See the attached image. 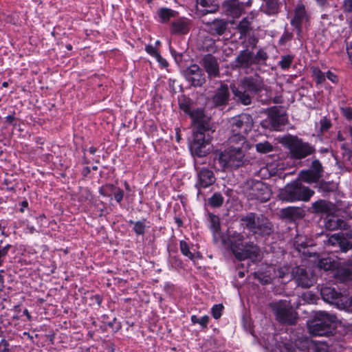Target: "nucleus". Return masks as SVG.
<instances>
[{
    "mask_svg": "<svg viewBox=\"0 0 352 352\" xmlns=\"http://www.w3.org/2000/svg\"><path fill=\"white\" fill-rule=\"evenodd\" d=\"M189 116L194 124H197V130L193 133V139L190 143V149L195 155L205 156L210 150L208 140H206L204 131L208 130V118L205 116L201 109H193Z\"/></svg>",
    "mask_w": 352,
    "mask_h": 352,
    "instance_id": "obj_1",
    "label": "nucleus"
},
{
    "mask_svg": "<svg viewBox=\"0 0 352 352\" xmlns=\"http://www.w3.org/2000/svg\"><path fill=\"white\" fill-rule=\"evenodd\" d=\"M223 243L230 246L235 257L239 260L250 258L252 261L260 259V250L252 243L244 241L241 234L228 230L227 237L222 238Z\"/></svg>",
    "mask_w": 352,
    "mask_h": 352,
    "instance_id": "obj_2",
    "label": "nucleus"
},
{
    "mask_svg": "<svg viewBox=\"0 0 352 352\" xmlns=\"http://www.w3.org/2000/svg\"><path fill=\"white\" fill-rule=\"evenodd\" d=\"M235 99L244 105L250 104L252 98L265 89L263 80L258 75L245 77L241 81L239 88L235 85L231 87Z\"/></svg>",
    "mask_w": 352,
    "mask_h": 352,
    "instance_id": "obj_3",
    "label": "nucleus"
},
{
    "mask_svg": "<svg viewBox=\"0 0 352 352\" xmlns=\"http://www.w3.org/2000/svg\"><path fill=\"white\" fill-rule=\"evenodd\" d=\"M337 317L324 311L316 313L314 318L308 322L309 332L316 336H328L332 334Z\"/></svg>",
    "mask_w": 352,
    "mask_h": 352,
    "instance_id": "obj_4",
    "label": "nucleus"
},
{
    "mask_svg": "<svg viewBox=\"0 0 352 352\" xmlns=\"http://www.w3.org/2000/svg\"><path fill=\"white\" fill-rule=\"evenodd\" d=\"M253 127V120L248 114H241L230 120L231 135L229 137L230 144L245 145V136Z\"/></svg>",
    "mask_w": 352,
    "mask_h": 352,
    "instance_id": "obj_5",
    "label": "nucleus"
},
{
    "mask_svg": "<svg viewBox=\"0 0 352 352\" xmlns=\"http://www.w3.org/2000/svg\"><path fill=\"white\" fill-rule=\"evenodd\" d=\"M241 145L236 146L232 145L225 151L221 153L214 159L215 166L218 163L219 165V168L222 170L241 166L243 164L245 151L247 148V145Z\"/></svg>",
    "mask_w": 352,
    "mask_h": 352,
    "instance_id": "obj_6",
    "label": "nucleus"
},
{
    "mask_svg": "<svg viewBox=\"0 0 352 352\" xmlns=\"http://www.w3.org/2000/svg\"><path fill=\"white\" fill-rule=\"evenodd\" d=\"M314 195L313 190L302 185L299 181H294L280 190L279 197L287 202L308 201Z\"/></svg>",
    "mask_w": 352,
    "mask_h": 352,
    "instance_id": "obj_7",
    "label": "nucleus"
},
{
    "mask_svg": "<svg viewBox=\"0 0 352 352\" xmlns=\"http://www.w3.org/2000/svg\"><path fill=\"white\" fill-rule=\"evenodd\" d=\"M270 307L276 317V320L281 323L294 324L296 319V314L294 311L289 302L280 300L272 302Z\"/></svg>",
    "mask_w": 352,
    "mask_h": 352,
    "instance_id": "obj_8",
    "label": "nucleus"
},
{
    "mask_svg": "<svg viewBox=\"0 0 352 352\" xmlns=\"http://www.w3.org/2000/svg\"><path fill=\"white\" fill-rule=\"evenodd\" d=\"M243 221L245 226L255 234L268 235L272 232L270 222L263 216L256 217L254 214H250Z\"/></svg>",
    "mask_w": 352,
    "mask_h": 352,
    "instance_id": "obj_9",
    "label": "nucleus"
},
{
    "mask_svg": "<svg viewBox=\"0 0 352 352\" xmlns=\"http://www.w3.org/2000/svg\"><path fill=\"white\" fill-rule=\"evenodd\" d=\"M284 142L294 158L302 159L309 155L313 152L311 146L296 137H286L284 139Z\"/></svg>",
    "mask_w": 352,
    "mask_h": 352,
    "instance_id": "obj_10",
    "label": "nucleus"
},
{
    "mask_svg": "<svg viewBox=\"0 0 352 352\" xmlns=\"http://www.w3.org/2000/svg\"><path fill=\"white\" fill-rule=\"evenodd\" d=\"M322 299L328 303L334 305L340 309H347V301L346 297L336 291L334 288L325 287L321 289Z\"/></svg>",
    "mask_w": 352,
    "mask_h": 352,
    "instance_id": "obj_11",
    "label": "nucleus"
},
{
    "mask_svg": "<svg viewBox=\"0 0 352 352\" xmlns=\"http://www.w3.org/2000/svg\"><path fill=\"white\" fill-rule=\"evenodd\" d=\"M271 195V190L265 184L260 181L252 183L250 192L251 198H254L261 202H265L270 199Z\"/></svg>",
    "mask_w": 352,
    "mask_h": 352,
    "instance_id": "obj_12",
    "label": "nucleus"
},
{
    "mask_svg": "<svg viewBox=\"0 0 352 352\" xmlns=\"http://www.w3.org/2000/svg\"><path fill=\"white\" fill-rule=\"evenodd\" d=\"M309 19L310 16L306 10L305 6L302 3H298L294 10L292 24L300 30L302 26H307L309 24Z\"/></svg>",
    "mask_w": 352,
    "mask_h": 352,
    "instance_id": "obj_13",
    "label": "nucleus"
},
{
    "mask_svg": "<svg viewBox=\"0 0 352 352\" xmlns=\"http://www.w3.org/2000/svg\"><path fill=\"white\" fill-rule=\"evenodd\" d=\"M292 274L298 285L303 287H311L315 281L312 274L307 272L302 267H295L292 271Z\"/></svg>",
    "mask_w": 352,
    "mask_h": 352,
    "instance_id": "obj_14",
    "label": "nucleus"
},
{
    "mask_svg": "<svg viewBox=\"0 0 352 352\" xmlns=\"http://www.w3.org/2000/svg\"><path fill=\"white\" fill-rule=\"evenodd\" d=\"M269 118L272 128L276 131H280L281 127L284 126L287 121L286 115L277 109H274L270 111Z\"/></svg>",
    "mask_w": 352,
    "mask_h": 352,
    "instance_id": "obj_15",
    "label": "nucleus"
},
{
    "mask_svg": "<svg viewBox=\"0 0 352 352\" xmlns=\"http://www.w3.org/2000/svg\"><path fill=\"white\" fill-rule=\"evenodd\" d=\"M311 210L315 213L330 215L334 210V205L328 201L320 199L312 204Z\"/></svg>",
    "mask_w": 352,
    "mask_h": 352,
    "instance_id": "obj_16",
    "label": "nucleus"
},
{
    "mask_svg": "<svg viewBox=\"0 0 352 352\" xmlns=\"http://www.w3.org/2000/svg\"><path fill=\"white\" fill-rule=\"evenodd\" d=\"M203 65L210 76L216 77L219 75V65L214 56L211 55L206 56L203 59Z\"/></svg>",
    "mask_w": 352,
    "mask_h": 352,
    "instance_id": "obj_17",
    "label": "nucleus"
},
{
    "mask_svg": "<svg viewBox=\"0 0 352 352\" xmlns=\"http://www.w3.org/2000/svg\"><path fill=\"white\" fill-rule=\"evenodd\" d=\"M236 63L237 67L247 68L255 63V58L251 52L245 50L237 56Z\"/></svg>",
    "mask_w": 352,
    "mask_h": 352,
    "instance_id": "obj_18",
    "label": "nucleus"
},
{
    "mask_svg": "<svg viewBox=\"0 0 352 352\" xmlns=\"http://www.w3.org/2000/svg\"><path fill=\"white\" fill-rule=\"evenodd\" d=\"M229 97L228 87L221 85L216 91L212 100L215 106L224 105L227 103Z\"/></svg>",
    "mask_w": 352,
    "mask_h": 352,
    "instance_id": "obj_19",
    "label": "nucleus"
},
{
    "mask_svg": "<svg viewBox=\"0 0 352 352\" xmlns=\"http://www.w3.org/2000/svg\"><path fill=\"white\" fill-rule=\"evenodd\" d=\"M215 181L214 174L208 169L203 168L198 174V184L203 188H207Z\"/></svg>",
    "mask_w": 352,
    "mask_h": 352,
    "instance_id": "obj_20",
    "label": "nucleus"
},
{
    "mask_svg": "<svg viewBox=\"0 0 352 352\" xmlns=\"http://www.w3.org/2000/svg\"><path fill=\"white\" fill-rule=\"evenodd\" d=\"M181 252L185 256H187L189 259L194 261L195 259L199 258L201 254L199 252L196 251L194 246H190L186 241H181L180 244Z\"/></svg>",
    "mask_w": 352,
    "mask_h": 352,
    "instance_id": "obj_21",
    "label": "nucleus"
},
{
    "mask_svg": "<svg viewBox=\"0 0 352 352\" xmlns=\"http://www.w3.org/2000/svg\"><path fill=\"white\" fill-rule=\"evenodd\" d=\"M346 226V224L344 220L335 216H331V214L328 215L325 221V228L329 230L345 229Z\"/></svg>",
    "mask_w": 352,
    "mask_h": 352,
    "instance_id": "obj_22",
    "label": "nucleus"
},
{
    "mask_svg": "<svg viewBox=\"0 0 352 352\" xmlns=\"http://www.w3.org/2000/svg\"><path fill=\"white\" fill-rule=\"evenodd\" d=\"M336 276L341 281L352 280V261L346 264L344 267L338 268Z\"/></svg>",
    "mask_w": 352,
    "mask_h": 352,
    "instance_id": "obj_23",
    "label": "nucleus"
},
{
    "mask_svg": "<svg viewBox=\"0 0 352 352\" xmlns=\"http://www.w3.org/2000/svg\"><path fill=\"white\" fill-rule=\"evenodd\" d=\"M299 177L300 180L311 184L317 182L321 177L319 173H316L309 169L301 171L299 174Z\"/></svg>",
    "mask_w": 352,
    "mask_h": 352,
    "instance_id": "obj_24",
    "label": "nucleus"
},
{
    "mask_svg": "<svg viewBox=\"0 0 352 352\" xmlns=\"http://www.w3.org/2000/svg\"><path fill=\"white\" fill-rule=\"evenodd\" d=\"M188 31V22L186 19H179L172 24V32L174 33L186 34Z\"/></svg>",
    "mask_w": 352,
    "mask_h": 352,
    "instance_id": "obj_25",
    "label": "nucleus"
},
{
    "mask_svg": "<svg viewBox=\"0 0 352 352\" xmlns=\"http://www.w3.org/2000/svg\"><path fill=\"white\" fill-rule=\"evenodd\" d=\"M309 347L314 352H329V351L328 344L322 341H311Z\"/></svg>",
    "mask_w": 352,
    "mask_h": 352,
    "instance_id": "obj_26",
    "label": "nucleus"
},
{
    "mask_svg": "<svg viewBox=\"0 0 352 352\" xmlns=\"http://www.w3.org/2000/svg\"><path fill=\"white\" fill-rule=\"evenodd\" d=\"M197 4L204 8L202 11L206 13L214 12L218 8L213 0H197Z\"/></svg>",
    "mask_w": 352,
    "mask_h": 352,
    "instance_id": "obj_27",
    "label": "nucleus"
},
{
    "mask_svg": "<svg viewBox=\"0 0 352 352\" xmlns=\"http://www.w3.org/2000/svg\"><path fill=\"white\" fill-rule=\"evenodd\" d=\"M336 266V262L329 257L320 259L318 263V267L324 270H331Z\"/></svg>",
    "mask_w": 352,
    "mask_h": 352,
    "instance_id": "obj_28",
    "label": "nucleus"
},
{
    "mask_svg": "<svg viewBox=\"0 0 352 352\" xmlns=\"http://www.w3.org/2000/svg\"><path fill=\"white\" fill-rule=\"evenodd\" d=\"M209 222H210V228L211 230L213 232L214 234V237L218 234V232L220 229V222L219 217L210 214H209Z\"/></svg>",
    "mask_w": 352,
    "mask_h": 352,
    "instance_id": "obj_29",
    "label": "nucleus"
},
{
    "mask_svg": "<svg viewBox=\"0 0 352 352\" xmlns=\"http://www.w3.org/2000/svg\"><path fill=\"white\" fill-rule=\"evenodd\" d=\"M265 6L268 14L277 12L278 8V0H264Z\"/></svg>",
    "mask_w": 352,
    "mask_h": 352,
    "instance_id": "obj_30",
    "label": "nucleus"
},
{
    "mask_svg": "<svg viewBox=\"0 0 352 352\" xmlns=\"http://www.w3.org/2000/svg\"><path fill=\"white\" fill-rule=\"evenodd\" d=\"M175 13V11L168 8H162L158 12L159 16L163 22H166L171 17H174Z\"/></svg>",
    "mask_w": 352,
    "mask_h": 352,
    "instance_id": "obj_31",
    "label": "nucleus"
},
{
    "mask_svg": "<svg viewBox=\"0 0 352 352\" xmlns=\"http://www.w3.org/2000/svg\"><path fill=\"white\" fill-rule=\"evenodd\" d=\"M255 147L256 150L261 153H267L273 150V146L267 141L256 144Z\"/></svg>",
    "mask_w": 352,
    "mask_h": 352,
    "instance_id": "obj_32",
    "label": "nucleus"
},
{
    "mask_svg": "<svg viewBox=\"0 0 352 352\" xmlns=\"http://www.w3.org/2000/svg\"><path fill=\"white\" fill-rule=\"evenodd\" d=\"M195 87L201 86L205 82V78L203 74L192 75L188 77Z\"/></svg>",
    "mask_w": 352,
    "mask_h": 352,
    "instance_id": "obj_33",
    "label": "nucleus"
},
{
    "mask_svg": "<svg viewBox=\"0 0 352 352\" xmlns=\"http://www.w3.org/2000/svg\"><path fill=\"white\" fill-rule=\"evenodd\" d=\"M208 321L209 317L208 316H204L200 318H197L196 316L194 315L191 316V322L193 324H199L204 328L207 327Z\"/></svg>",
    "mask_w": 352,
    "mask_h": 352,
    "instance_id": "obj_34",
    "label": "nucleus"
},
{
    "mask_svg": "<svg viewBox=\"0 0 352 352\" xmlns=\"http://www.w3.org/2000/svg\"><path fill=\"white\" fill-rule=\"evenodd\" d=\"M223 201V197L218 193H216L212 196L209 199V204L213 207H219L222 205Z\"/></svg>",
    "mask_w": 352,
    "mask_h": 352,
    "instance_id": "obj_35",
    "label": "nucleus"
},
{
    "mask_svg": "<svg viewBox=\"0 0 352 352\" xmlns=\"http://www.w3.org/2000/svg\"><path fill=\"white\" fill-rule=\"evenodd\" d=\"M116 186L112 184H107L100 188V192L104 196L111 197L113 195Z\"/></svg>",
    "mask_w": 352,
    "mask_h": 352,
    "instance_id": "obj_36",
    "label": "nucleus"
},
{
    "mask_svg": "<svg viewBox=\"0 0 352 352\" xmlns=\"http://www.w3.org/2000/svg\"><path fill=\"white\" fill-rule=\"evenodd\" d=\"M342 239V236L340 234H334L329 238L328 243L333 246L338 245L340 247L343 245Z\"/></svg>",
    "mask_w": 352,
    "mask_h": 352,
    "instance_id": "obj_37",
    "label": "nucleus"
},
{
    "mask_svg": "<svg viewBox=\"0 0 352 352\" xmlns=\"http://www.w3.org/2000/svg\"><path fill=\"white\" fill-rule=\"evenodd\" d=\"M131 223L134 224L133 230L135 231V232L137 234L140 235V234H143L144 233L145 224L143 221H136V222L131 221Z\"/></svg>",
    "mask_w": 352,
    "mask_h": 352,
    "instance_id": "obj_38",
    "label": "nucleus"
},
{
    "mask_svg": "<svg viewBox=\"0 0 352 352\" xmlns=\"http://www.w3.org/2000/svg\"><path fill=\"white\" fill-rule=\"evenodd\" d=\"M292 59H293L292 56H291L289 55L284 56L282 57L281 60H280L279 65L281 67V68L283 69H288L292 64Z\"/></svg>",
    "mask_w": 352,
    "mask_h": 352,
    "instance_id": "obj_39",
    "label": "nucleus"
},
{
    "mask_svg": "<svg viewBox=\"0 0 352 352\" xmlns=\"http://www.w3.org/2000/svg\"><path fill=\"white\" fill-rule=\"evenodd\" d=\"M313 76L318 83H321L325 80V76L323 72H322L318 68H313L312 69Z\"/></svg>",
    "mask_w": 352,
    "mask_h": 352,
    "instance_id": "obj_40",
    "label": "nucleus"
},
{
    "mask_svg": "<svg viewBox=\"0 0 352 352\" xmlns=\"http://www.w3.org/2000/svg\"><path fill=\"white\" fill-rule=\"evenodd\" d=\"M11 248L12 245L10 244H7L4 247H1L0 245V267L2 266V265L3 264L5 257L8 254Z\"/></svg>",
    "mask_w": 352,
    "mask_h": 352,
    "instance_id": "obj_41",
    "label": "nucleus"
},
{
    "mask_svg": "<svg viewBox=\"0 0 352 352\" xmlns=\"http://www.w3.org/2000/svg\"><path fill=\"white\" fill-rule=\"evenodd\" d=\"M223 306L221 304L214 305L212 307V314L215 319H219L222 314Z\"/></svg>",
    "mask_w": 352,
    "mask_h": 352,
    "instance_id": "obj_42",
    "label": "nucleus"
},
{
    "mask_svg": "<svg viewBox=\"0 0 352 352\" xmlns=\"http://www.w3.org/2000/svg\"><path fill=\"white\" fill-rule=\"evenodd\" d=\"M145 50L148 54L155 57L158 61H160V60L162 59V57L160 55V54L157 52L156 48L155 47H153V45H146L145 47Z\"/></svg>",
    "mask_w": 352,
    "mask_h": 352,
    "instance_id": "obj_43",
    "label": "nucleus"
},
{
    "mask_svg": "<svg viewBox=\"0 0 352 352\" xmlns=\"http://www.w3.org/2000/svg\"><path fill=\"white\" fill-rule=\"evenodd\" d=\"M310 170L316 173H319L320 177L322 176V167L318 160H314L312 162Z\"/></svg>",
    "mask_w": 352,
    "mask_h": 352,
    "instance_id": "obj_44",
    "label": "nucleus"
},
{
    "mask_svg": "<svg viewBox=\"0 0 352 352\" xmlns=\"http://www.w3.org/2000/svg\"><path fill=\"white\" fill-rule=\"evenodd\" d=\"M198 74H202V72L199 67L196 65H191L187 70L188 77Z\"/></svg>",
    "mask_w": 352,
    "mask_h": 352,
    "instance_id": "obj_45",
    "label": "nucleus"
},
{
    "mask_svg": "<svg viewBox=\"0 0 352 352\" xmlns=\"http://www.w3.org/2000/svg\"><path fill=\"white\" fill-rule=\"evenodd\" d=\"M113 195L118 203H120L124 197V191L116 187L114 190Z\"/></svg>",
    "mask_w": 352,
    "mask_h": 352,
    "instance_id": "obj_46",
    "label": "nucleus"
},
{
    "mask_svg": "<svg viewBox=\"0 0 352 352\" xmlns=\"http://www.w3.org/2000/svg\"><path fill=\"white\" fill-rule=\"evenodd\" d=\"M179 107L182 110L188 114H190V111H192L190 104L187 101L180 102Z\"/></svg>",
    "mask_w": 352,
    "mask_h": 352,
    "instance_id": "obj_47",
    "label": "nucleus"
},
{
    "mask_svg": "<svg viewBox=\"0 0 352 352\" xmlns=\"http://www.w3.org/2000/svg\"><path fill=\"white\" fill-rule=\"evenodd\" d=\"M343 10L345 12H352V0H344Z\"/></svg>",
    "mask_w": 352,
    "mask_h": 352,
    "instance_id": "obj_48",
    "label": "nucleus"
},
{
    "mask_svg": "<svg viewBox=\"0 0 352 352\" xmlns=\"http://www.w3.org/2000/svg\"><path fill=\"white\" fill-rule=\"evenodd\" d=\"M341 110H342V113L346 119L352 120V108L351 107L342 108Z\"/></svg>",
    "mask_w": 352,
    "mask_h": 352,
    "instance_id": "obj_49",
    "label": "nucleus"
},
{
    "mask_svg": "<svg viewBox=\"0 0 352 352\" xmlns=\"http://www.w3.org/2000/svg\"><path fill=\"white\" fill-rule=\"evenodd\" d=\"M275 273L276 276H278L279 278H284L286 274H289V268L287 267H285L278 269Z\"/></svg>",
    "mask_w": 352,
    "mask_h": 352,
    "instance_id": "obj_50",
    "label": "nucleus"
},
{
    "mask_svg": "<svg viewBox=\"0 0 352 352\" xmlns=\"http://www.w3.org/2000/svg\"><path fill=\"white\" fill-rule=\"evenodd\" d=\"M8 346L9 344L6 340H1L0 341V352H10Z\"/></svg>",
    "mask_w": 352,
    "mask_h": 352,
    "instance_id": "obj_51",
    "label": "nucleus"
},
{
    "mask_svg": "<svg viewBox=\"0 0 352 352\" xmlns=\"http://www.w3.org/2000/svg\"><path fill=\"white\" fill-rule=\"evenodd\" d=\"M342 242L343 243L342 246L340 245V248L342 249L343 252H346L352 248V244L351 242L348 241H344L343 239H342Z\"/></svg>",
    "mask_w": 352,
    "mask_h": 352,
    "instance_id": "obj_52",
    "label": "nucleus"
},
{
    "mask_svg": "<svg viewBox=\"0 0 352 352\" xmlns=\"http://www.w3.org/2000/svg\"><path fill=\"white\" fill-rule=\"evenodd\" d=\"M315 1L319 7L323 9L329 7V0H315Z\"/></svg>",
    "mask_w": 352,
    "mask_h": 352,
    "instance_id": "obj_53",
    "label": "nucleus"
},
{
    "mask_svg": "<svg viewBox=\"0 0 352 352\" xmlns=\"http://www.w3.org/2000/svg\"><path fill=\"white\" fill-rule=\"evenodd\" d=\"M331 126V123L329 120L326 119H323L321 120V129L322 131H326Z\"/></svg>",
    "mask_w": 352,
    "mask_h": 352,
    "instance_id": "obj_54",
    "label": "nucleus"
},
{
    "mask_svg": "<svg viewBox=\"0 0 352 352\" xmlns=\"http://www.w3.org/2000/svg\"><path fill=\"white\" fill-rule=\"evenodd\" d=\"M239 28L243 31L245 32L249 28V23L248 21H243L239 24Z\"/></svg>",
    "mask_w": 352,
    "mask_h": 352,
    "instance_id": "obj_55",
    "label": "nucleus"
},
{
    "mask_svg": "<svg viewBox=\"0 0 352 352\" xmlns=\"http://www.w3.org/2000/svg\"><path fill=\"white\" fill-rule=\"evenodd\" d=\"M346 50H347V54H348V56H349V58L351 63H352V43H351L350 44L347 45Z\"/></svg>",
    "mask_w": 352,
    "mask_h": 352,
    "instance_id": "obj_56",
    "label": "nucleus"
},
{
    "mask_svg": "<svg viewBox=\"0 0 352 352\" xmlns=\"http://www.w3.org/2000/svg\"><path fill=\"white\" fill-rule=\"evenodd\" d=\"M327 77L329 80H330L333 82H336L337 81V76L330 72H329L327 73Z\"/></svg>",
    "mask_w": 352,
    "mask_h": 352,
    "instance_id": "obj_57",
    "label": "nucleus"
},
{
    "mask_svg": "<svg viewBox=\"0 0 352 352\" xmlns=\"http://www.w3.org/2000/svg\"><path fill=\"white\" fill-rule=\"evenodd\" d=\"M266 58H267V55H266L265 53L261 52H259L257 54L256 56V57H254L255 60H257V59H258V58H261V59L265 60V59H266Z\"/></svg>",
    "mask_w": 352,
    "mask_h": 352,
    "instance_id": "obj_58",
    "label": "nucleus"
},
{
    "mask_svg": "<svg viewBox=\"0 0 352 352\" xmlns=\"http://www.w3.org/2000/svg\"><path fill=\"white\" fill-rule=\"evenodd\" d=\"M345 310L347 311H352V296L349 299V305H347V309Z\"/></svg>",
    "mask_w": 352,
    "mask_h": 352,
    "instance_id": "obj_59",
    "label": "nucleus"
},
{
    "mask_svg": "<svg viewBox=\"0 0 352 352\" xmlns=\"http://www.w3.org/2000/svg\"><path fill=\"white\" fill-rule=\"evenodd\" d=\"M28 201H23V202L21 203V206H22V207L20 208V211H21V212H24L25 208H27V207H28Z\"/></svg>",
    "mask_w": 352,
    "mask_h": 352,
    "instance_id": "obj_60",
    "label": "nucleus"
},
{
    "mask_svg": "<svg viewBox=\"0 0 352 352\" xmlns=\"http://www.w3.org/2000/svg\"><path fill=\"white\" fill-rule=\"evenodd\" d=\"M26 229L28 230L30 233H34L35 231V228H34V226H28Z\"/></svg>",
    "mask_w": 352,
    "mask_h": 352,
    "instance_id": "obj_61",
    "label": "nucleus"
},
{
    "mask_svg": "<svg viewBox=\"0 0 352 352\" xmlns=\"http://www.w3.org/2000/svg\"><path fill=\"white\" fill-rule=\"evenodd\" d=\"M160 64H162L164 67H167L168 66V63L166 60L163 59L162 58V59L160 60V61H158Z\"/></svg>",
    "mask_w": 352,
    "mask_h": 352,
    "instance_id": "obj_62",
    "label": "nucleus"
},
{
    "mask_svg": "<svg viewBox=\"0 0 352 352\" xmlns=\"http://www.w3.org/2000/svg\"><path fill=\"white\" fill-rule=\"evenodd\" d=\"M338 140L341 142L344 140V138L340 132L338 134Z\"/></svg>",
    "mask_w": 352,
    "mask_h": 352,
    "instance_id": "obj_63",
    "label": "nucleus"
},
{
    "mask_svg": "<svg viewBox=\"0 0 352 352\" xmlns=\"http://www.w3.org/2000/svg\"><path fill=\"white\" fill-rule=\"evenodd\" d=\"M89 151L91 154H94V153H96V149L94 147L91 146V147H90V148H89Z\"/></svg>",
    "mask_w": 352,
    "mask_h": 352,
    "instance_id": "obj_64",
    "label": "nucleus"
}]
</instances>
